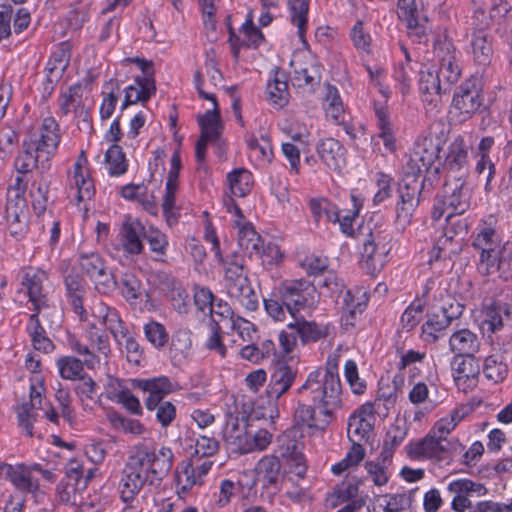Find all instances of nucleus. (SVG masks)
Listing matches in <instances>:
<instances>
[{
    "label": "nucleus",
    "mask_w": 512,
    "mask_h": 512,
    "mask_svg": "<svg viewBox=\"0 0 512 512\" xmlns=\"http://www.w3.org/2000/svg\"><path fill=\"white\" fill-rule=\"evenodd\" d=\"M368 303L367 292L363 287L348 289L343 295V304L351 315L362 313Z\"/></svg>",
    "instance_id": "obj_50"
},
{
    "label": "nucleus",
    "mask_w": 512,
    "mask_h": 512,
    "mask_svg": "<svg viewBox=\"0 0 512 512\" xmlns=\"http://www.w3.org/2000/svg\"><path fill=\"white\" fill-rule=\"evenodd\" d=\"M435 55L439 63L436 71L448 86L456 83L461 76V53L456 49L453 41L446 35L434 44Z\"/></svg>",
    "instance_id": "obj_12"
},
{
    "label": "nucleus",
    "mask_w": 512,
    "mask_h": 512,
    "mask_svg": "<svg viewBox=\"0 0 512 512\" xmlns=\"http://www.w3.org/2000/svg\"><path fill=\"white\" fill-rule=\"evenodd\" d=\"M373 430L371 419H364L360 416H350L347 427V434L351 442H360L369 438Z\"/></svg>",
    "instance_id": "obj_52"
},
{
    "label": "nucleus",
    "mask_w": 512,
    "mask_h": 512,
    "mask_svg": "<svg viewBox=\"0 0 512 512\" xmlns=\"http://www.w3.org/2000/svg\"><path fill=\"white\" fill-rule=\"evenodd\" d=\"M310 0H289L290 17L292 23L298 28V36L302 42L307 29Z\"/></svg>",
    "instance_id": "obj_44"
},
{
    "label": "nucleus",
    "mask_w": 512,
    "mask_h": 512,
    "mask_svg": "<svg viewBox=\"0 0 512 512\" xmlns=\"http://www.w3.org/2000/svg\"><path fill=\"white\" fill-rule=\"evenodd\" d=\"M423 188L424 180L420 179V174L405 169V175L398 184V200L395 205V224L398 230L404 231L411 224Z\"/></svg>",
    "instance_id": "obj_6"
},
{
    "label": "nucleus",
    "mask_w": 512,
    "mask_h": 512,
    "mask_svg": "<svg viewBox=\"0 0 512 512\" xmlns=\"http://www.w3.org/2000/svg\"><path fill=\"white\" fill-rule=\"evenodd\" d=\"M377 127L379 129L378 137L382 139L385 148L390 151H396V138L393 125L390 122L388 110L383 107L375 108Z\"/></svg>",
    "instance_id": "obj_34"
},
{
    "label": "nucleus",
    "mask_w": 512,
    "mask_h": 512,
    "mask_svg": "<svg viewBox=\"0 0 512 512\" xmlns=\"http://www.w3.org/2000/svg\"><path fill=\"white\" fill-rule=\"evenodd\" d=\"M104 88L109 90V92L104 96L100 107V116L102 120L110 118L115 111L119 99V82L111 79L109 82L105 83Z\"/></svg>",
    "instance_id": "obj_57"
},
{
    "label": "nucleus",
    "mask_w": 512,
    "mask_h": 512,
    "mask_svg": "<svg viewBox=\"0 0 512 512\" xmlns=\"http://www.w3.org/2000/svg\"><path fill=\"white\" fill-rule=\"evenodd\" d=\"M352 209L347 211L346 214L341 215L339 211V223L340 230L346 236H354L355 230L353 228L354 222L356 221L359 212L363 206V199L355 194H351Z\"/></svg>",
    "instance_id": "obj_48"
},
{
    "label": "nucleus",
    "mask_w": 512,
    "mask_h": 512,
    "mask_svg": "<svg viewBox=\"0 0 512 512\" xmlns=\"http://www.w3.org/2000/svg\"><path fill=\"white\" fill-rule=\"evenodd\" d=\"M447 489L453 494L467 498L473 495L478 497L484 496L488 492L487 488L483 484L474 482L470 479L453 480L448 484Z\"/></svg>",
    "instance_id": "obj_47"
},
{
    "label": "nucleus",
    "mask_w": 512,
    "mask_h": 512,
    "mask_svg": "<svg viewBox=\"0 0 512 512\" xmlns=\"http://www.w3.org/2000/svg\"><path fill=\"white\" fill-rule=\"evenodd\" d=\"M241 33L243 35L241 45L245 48L256 49L264 40L262 32L254 25L251 14L248 15V18L242 25Z\"/></svg>",
    "instance_id": "obj_60"
},
{
    "label": "nucleus",
    "mask_w": 512,
    "mask_h": 512,
    "mask_svg": "<svg viewBox=\"0 0 512 512\" xmlns=\"http://www.w3.org/2000/svg\"><path fill=\"white\" fill-rule=\"evenodd\" d=\"M90 310L92 316L98 319L107 330L122 320L117 309L107 305L101 300H96L90 307Z\"/></svg>",
    "instance_id": "obj_51"
},
{
    "label": "nucleus",
    "mask_w": 512,
    "mask_h": 512,
    "mask_svg": "<svg viewBox=\"0 0 512 512\" xmlns=\"http://www.w3.org/2000/svg\"><path fill=\"white\" fill-rule=\"evenodd\" d=\"M130 382L133 388L148 393L147 398L144 399L145 407H150L157 401L164 400L166 395L172 393L178 387L177 383L173 382L167 376L132 379Z\"/></svg>",
    "instance_id": "obj_19"
},
{
    "label": "nucleus",
    "mask_w": 512,
    "mask_h": 512,
    "mask_svg": "<svg viewBox=\"0 0 512 512\" xmlns=\"http://www.w3.org/2000/svg\"><path fill=\"white\" fill-rule=\"evenodd\" d=\"M472 247L479 255L477 268L480 274H497L504 281L512 278V242H503L495 228L480 227L473 236Z\"/></svg>",
    "instance_id": "obj_4"
},
{
    "label": "nucleus",
    "mask_w": 512,
    "mask_h": 512,
    "mask_svg": "<svg viewBox=\"0 0 512 512\" xmlns=\"http://www.w3.org/2000/svg\"><path fill=\"white\" fill-rule=\"evenodd\" d=\"M443 139L434 137L432 128L426 135L419 136L408 155L405 169L420 174L427 171L438 158Z\"/></svg>",
    "instance_id": "obj_10"
},
{
    "label": "nucleus",
    "mask_w": 512,
    "mask_h": 512,
    "mask_svg": "<svg viewBox=\"0 0 512 512\" xmlns=\"http://www.w3.org/2000/svg\"><path fill=\"white\" fill-rule=\"evenodd\" d=\"M198 123L201 128V136L216 141L222 129L218 104L215 103L212 110H208L202 116H199Z\"/></svg>",
    "instance_id": "obj_40"
},
{
    "label": "nucleus",
    "mask_w": 512,
    "mask_h": 512,
    "mask_svg": "<svg viewBox=\"0 0 512 512\" xmlns=\"http://www.w3.org/2000/svg\"><path fill=\"white\" fill-rule=\"evenodd\" d=\"M47 280V274L41 269L29 268L22 277V286L27 290L29 301L34 306V311L39 313L47 306V297L43 290V283Z\"/></svg>",
    "instance_id": "obj_24"
},
{
    "label": "nucleus",
    "mask_w": 512,
    "mask_h": 512,
    "mask_svg": "<svg viewBox=\"0 0 512 512\" xmlns=\"http://www.w3.org/2000/svg\"><path fill=\"white\" fill-rule=\"evenodd\" d=\"M443 80L436 71H421L419 79V90L422 96V102L427 113L436 114L442 107V88Z\"/></svg>",
    "instance_id": "obj_17"
},
{
    "label": "nucleus",
    "mask_w": 512,
    "mask_h": 512,
    "mask_svg": "<svg viewBox=\"0 0 512 512\" xmlns=\"http://www.w3.org/2000/svg\"><path fill=\"white\" fill-rule=\"evenodd\" d=\"M146 408L155 412L156 420L164 428L168 427L176 418V407L170 401H157L154 405Z\"/></svg>",
    "instance_id": "obj_61"
},
{
    "label": "nucleus",
    "mask_w": 512,
    "mask_h": 512,
    "mask_svg": "<svg viewBox=\"0 0 512 512\" xmlns=\"http://www.w3.org/2000/svg\"><path fill=\"white\" fill-rule=\"evenodd\" d=\"M293 319L294 321L290 322L287 328L295 331L303 344L317 342L326 337L327 332L325 328L316 322L307 321L303 316H296Z\"/></svg>",
    "instance_id": "obj_32"
},
{
    "label": "nucleus",
    "mask_w": 512,
    "mask_h": 512,
    "mask_svg": "<svg viewBox=\"0 0 512 512\" xmlns=\"http://www.w3.org/2000/svg\"><path fill=\"white\" fill-rule=\"evenodd\" d=\"M471 53L475 63L485 68L490 65L494 50L492 36L484 30H476L470 41Z\"/></svg>",
    "instance_id": "obj_30"
},
{
    "label": "nucleus",
    "mask_w": 512,
    "mask_h": 512,
    "mask_svg": "<svg viewBox=\"0 0 512 512\" xmlns=\"http://www.w3.org/2000/svg\"><path fill=\"white\" fill-rule=\"evenodd\" d=\"M42 387L31 384L30 401L23 403L16 410L19 424L28 436H33V422L37 417V410L42 409Z\"/></svg>",
    "instance_id": "obj_26"
},
{
    "label": "nucleus",
    "mask_w": 512,
    "mask_h": 512,
    "mask_svg": "<svg viewBox=\"0 0 512 512\" xmlns=\"http://www.w3.org/2000/svg\"><path fill=\"white\" fill-rule=\"evenodd\" d=\"M147 341L156 349L164 348L169 342V334L163 324L149 321L143 327Z\"/></svg>",
    "instance_id": "obj_53"
},
{
    "label": "nucleus",
    "mask_w": 512,
    "mask_h": 512,
    "mask_svg": "<svg viewBox=\"0 0 512 512\" xmlns=\"http://www.w3.org/2000/svg\"><path fill=\"white\" fill-rule=\"evenodd\" d=\"M310 211L315 221H320L323 217L327 221L336 223L339 221V209L326 198H313L309 201Z\"/></svg>",
    "instance_id": "obj_43"
},
{
    "label": "nucleus",
    "mask_w": 512,
    "mask_h": 512,
    "mask_svg": "<svg viewBox=\"0 0 512 512\" xmlns=\"http://www.w3.org/2000/svg\"><path fill=\"white\" fill-rule=\"evenodd\" d=\"M6 480H9L17 490L25 493H34L39 487L38 481L29 475V468L24 464L13 465V471Z\"/></svg>",
    "instance_id": "obj_39"
},
{
    "label": "nucleus",
    "mask_w": 512,
    "mask_h": 512,
    "mask_svg": "<svg viewBox=\"0 0 512 512\" xmlns=\"http://www.w3.org/2000/svg\"><path fill=\"white\" fill-rule=\"evenodd\" d=\"M358 491L359 488L357 484L343 483L334 489V491L327 497L326 501L328 505L335 508L343 503H349L353 500H357Z\"/></svg>",
    "instance_id": "obj_54"
},
{
    "label": "nucleus",
    "mask_w": 512,
    "mask_h": 512,
    "mask_svg": "<svg viewBox=\"0 0 512 512\" xmlns=\"http://www.w3.org/2000/svg\"><path fill=\"white\" fill-rule=\"evenodd\" d=\"M71 58V45L68 42L60 43L52 53L46 71L55 72L56 78H61Z\"/></svg>",
    "instance_id": "obj_41"
},
{
    "label": "nucleus",
    "mask_w": 512,
    "mask_h": 512,
    "mask_svg": "<svg viewBox=\"0 0 512 512\" xmlns=\"http://www.w3.org/2000/svg\"><path fill=\"white\" fill-rule=\"evenodd\" d=\"M276 291L292 318L298 316L301 310L313 307L316 302V289L306 280H286Z\"/></svg>",
    "instance_id": "obj_8"
},
{
    "label": "nucleus",
    "mask_w": 512,
    "mask_h": 512,
    "mask_svg": "<svg viewBox=\"0 0 512 512\" xmlns=\"http://www.w3.org/2000/svg\"><path fill=\"white\" fill-rule=\"evenodd\" d=\"M375 181L378 190L374 195L373 202L375 205H379L392 196L394 179L388 174L378 172L375 175Z\"/></svg>",
    "instance_id": "obj_63"
},
{
    "label": "nucleus",
    "mask_w": 512,
    "mask_h": 512,
    "mask_svg": "<svg viewBox=\"0 0 512 512\" xmlns=\"http://www.w3.org/2000/svg\"><path fill=\"white\" fill-rule=\"evenodd\" d=\"M229 191L236 197H245L253 186V175L245 168H237L227 174Z\"/></svg>",
    "instance_id": "obj_33"
},
{
    "label": "nucleus",
    "mask_w": 512,
    "mask_h": 512,
    "mask_svg": "<svg viewBox=\"0 0 512 512\" xmlns=\"http://www.w3.org/2000/svg\"><path fill=\"white\" fill-rule=\"evenodd\" d=\"M124 62L135 63L142 71L143 76L135 78V83L124 89L125 95L121 111L138 102L145 103L156 93L154 70L151 61L141 58H126Z\"/></svg>",
    "instance_id": "obj_9"
},
{
    "label": "nucleus",
    "mask_w": 512,
    "mask_h": 512,
    "mask_svg": "<svg viewBox=\"0 0 512 512\" xmlns=\"http://www.w3.org/2000/svg\"><path fill=\"white\" fill-rule=\"evenodd\" d=\"M216 261L222 266L224 287L229 297L247 311H255L259 304L258 296L251 286L243 256L234 251Z\"/></svg>",
    "instance_id": "obj_5"
},
{
    "label": "nucleus",
    "mask_w": 512,
    "mask_h": 512,
    "mask_svg": "<svg viewBox=\"0 0 512 512\" xmlns=\"http://www.w3.org/2000/svg\"><path fill=\"white\" fill-rule=\"evenodd\" d=\"M320 160L331 170L340 171L346 164V148L336 139H320L316 146Z\"/></svg>",
    "instance_id": "obj_25"
},
{
    "label": "nucleus",
    "mask_w": 512,
    "mask_h": 512,
    "mask_svg": "<svg viewBox=\"0 0 512 512\" xmlns=\"http://www.w3.org/2000/svg\"><path fill=\"white\" fill-rule=\"evenodd\" d=\"M78 263L81 271L91 280L106 267L105 260L97 252H80Z\"/></svg>",
    "instance_id": "obj_46"
},
{
    "label": "nucleus",
    "mask_w": 512,
    "mask_h": 512,
    "mask_svg": "<svg viewBox=\"0 0 512 512\" xmlns=\"http://www.w3.org/2000/svg\"><path fill=\"white\" fill-rule=\"evenodd\" d=\"M105 161L108 164V171L111 176H119L126 172L127 163L122 148L116 144L112 145L105 153Z\"/></svg>",
    "instance_id": "obj_58"
},
{
    "label": "nucleus",
    "mask_w": 512,
    "mask_h": 512,
    "mask_svg": "<svg viewBox=\"0 0 512 512\" xmlns=\"http://www.w3.org/2000/svg\"><path fill=\"white\" fill-rule=\"evenodd\" d=\"M66 296L73 311L81 321L88 320V311L84 307V298L89 287L83 277L75 272H70L64 277Z\"/></svg>",
    "instance_id": "obj_21"
},
{
    "label": "nucleus",
    "mask_w": 512,
    "mask_h": 512,
    "mask_svg": "<svg viewBox=\"0 0 512 512\" xmlns=\"http://www.w3.org/2000/svg\"><path fill=\"white\" fill-rule=\"evenodd\" d=\"M145 240L154 254V260L164 262L169 247L167 235L157 227L149 226L146 228Z\"/></svg>",
    "instance_id": "obj_38"
},
{
    "label": "nucleus",
    "mask_w": 512,
    "mask_h": 512,
    "mask_svg": "<svg viewBox=\"0 0 512 512\" xmlns=\"http://www.w3.org/2000/svg\"><path fill=\"white\" fill-rule=\"evenodd\" d=\"M268 101L278 107L282 108L288 103L289 92L288 84L285 80H281L278 76L267 85Z\"/></svg>",
    "instance_id": "obj_56"
},
{
    "label": "nucleus",
    "mask_w": 512,
    "mask_h": 512,
    "mask_svg": "<svg viewBox=\"0 0 512 512\" xmlns=\"http://www.w3.org/2000/svg\"><path fill=\"white\" fill-rule=\"evenodd\" d=\"M483 373L487 379L498 383L503 381L508 374V365L501 354H493L485 358Z\"/></svg>",
    "instance_id": "obj_42"
},
{
    "label": "nucleus",
    "mask_w": 512,
    "mask_h": 512,
    "mask_svg": "<svg viewBox=\"0 0 512 512\" xmlns=\"http://www.w3.org/2000/svg\"><path fill=\"white\" fill-rule=\"evenodd\" d=\"M68 198L75 204L91 200L95 194L93 179L89 173L70 172L68 175Z\"/></svg>",
    "instance_id": "obj_27"
},
{
    "label": "nucleus",
    "mask_w": 512,
    "mask_h": 512,
    "mask_svg": "<svg viewBox=\"0 0 512 512\" xmlns=\"http://www.w3.org/2000/svg\"><path fill=\"white\" fill-rule=\"evenodd\" d=\"M451 370L456 385L465 390L476 385L480 365L475 355H454L451 360Z\"/></svg>",
    "instance_id": "obj_20"
},
{
    "label": "nucleus",
    "mask_w": 512,
    "mask_h": 512,
    "mask_svg": "<svg viewBox=\"0 0 512 512\" xmlns=\"http://www.w3.org/2000/svg\"><path fill=\"white\" fill-rule=\"evenodd\" d=\"M84 364L83 361L72 356H63L56 362L60 376L66 380H76L83 377Z\"/></svg>",
    "instance_id": "obj_49"
},
{
    "label": "nucleus",
    "mask_w": 512,
    "mask_h": 512,
    "mask_svg": "<svg viewBox=\"0 0 512 512\" xmlns=\"http://www.w3.org/2000/svg\"><path fill=\"white\" fill-rule=\"evenodd\" d=\"M174 455L169 447L150 450L143 446L128 458L120 482L121 499L131 502L146 484L161 481L170 472Z\"/></svg>",
    "instance_id": "obj_2"
},
{
    "label": "nucleus",
    "mask_w": 512,
    "mask_h": 512,
    "mask_svg": "<svg viewBox=\"0 0 512 512\" xmlns=\"http://www.w3.org/2000/svg\"><path fill=\"white\" fill-rule=\"evenodd\" d=\"M146 227L138 219L126 216L119 230V240L124 252L130 256L140 255L144 251Z\"/></svg>",
    "instance_id": "obj_18"
},
{
    "label": "nucleus",
    "mask_w": 512,
    "mask_h": 512,
    "mask_svg": "<svg viewBox=\"0 0 512 512\" xmlns=\"http://www.w3.org/2000/svg\"><path fill=\"white\" fill-rule=\"evenodd\" d=\"M443 167L450 180H463L468 178L470 161L468 147L463 136L458 135L449 144Z\"/></svg>",
    "instance_id": "obj_14"
},
{
    "label": "nucleus",
    "mask_w": 512,
    "mask_h": 512,
    "mask_svg": "<svg viewBox=\"0 0 512 512\" xmlns=\"http://www.w3.org/2000/svg\"><path fill=\"white\" fill-rule=\"evenodd\" d=\"M290 66L293 69L291 81L294 86L313 91L320 84L321 74L315 63L304 61L300 55H295Z\"/></svg>",
    "instance_id": "obj_22"
},
{
    "label": "nucleus",
    "mask_w": 512,
    "mask_h": 512,
    "mask_svg": "<svg viewBox=\"0 0 512 512\" xmlns=\"http://www.w3.org/2000/svg\"><path fill=\"white\" fill-rule=\"evenodd\" d=\"M61 140L60 129L53 117L43 119L40 127L31 132L23 142V150L15 159L17 172L29 173L34 168L46 171Z\"/></svg>",
    "instance_id": "obj_3"
},
{
    "label": "nucleus",
    "mask_w": 512,
    "mask_h": 512,
    "mask_svg": "<svg viewBox=\"0 0 512 512\" xmlns=\"http://www.w3.org/2000/svg\"><path fill=\"white\" fill-rule=\"evenodd\" d=\"M391 235L382 231L370 232L363 242L362 257L369 273L382 270L391 250Z\"/></svg>",
    "instance_id": "obj_13"
},
{
    "label": "nucleus",
    "mask_w": 512,
    "mask_h": 512,
    "mask_svg": "<svg viewBox=\"0 0 512 512\" xmlns=\"http://www.w3.org/2000/svg\"><path fill=\"white\" fill-rule=\"evenodd\" d=\"M341 382L338 374V356L329 357L324 370L311 372L298 393L310 398L314 407L298 403L294 412L297 426L324 430L340 408Z\"/></svg>",
    "instance_id": "obj_1"
},
{
    "label": "nucleus",
    "mask_w": 512,
    "mask_h": 512,
    "mask_svg": "<svg viewBox=\"0 0 512 512\" xmlns=\"http://www.w3.org/2000/svg\"><path fill=\"white\" fill-rule=\"evenodd\" d=\"M483 95L476 81L469 79L463 82L455 91L452 107L462 121L470 119L482 106Z\"/></svg>",
    "instance_id": "obj_15"
},
{
    "label": "nucleus",
    "mask_w": 512,
    "mask_h": 512,
    "mask_svg": "<svg viewBox=\"0 0 512 512\" xmlns=\"http://www.w3.org/2000/svg\"><path fill=\"white\" fill-rule=\"evenodd\" d=\"M238 244L247 251L250 256L260 254L263 248V240L261 236L254 230L251 225H244L238 231Z\"/></svg>",
    "instance_id": "obj_45"
},
{
    "label": "nucleus",
    "mask_w": 512,
    "mask_h": 512,
    "mask_svg": "<svg viewBox=\"0 0 512 512\" xmlns=\"http://www.w3.org/2000/svg\"><path fill=\"white\" fill-rule=\"evenodd\" d=\"M455 253L456 251L452 237L442 235L437 239L435 245L430 251L429 262L432 263L434 261L450 259Z\"/></svg>",
    "instance_id": "obj_62"
},
{
    "label": "nucleus",
    "mask_w": 512,
    "mask_h": 512,
    "mask_svg": "<svg viewBox=\"0 0 512 512\" xmlns=\"http://www.w3.org/2000/svg\"><path fill=\"white\" fill-rule=\"evenodd\" d=\"M449 194L444 199V204L450 211L446 218H450L454 214L460 215L468 210L470 206L471 189L467 184V179L450 180L446 183Z\"/></svg>",
    "instance_id": "obj_23"
},
{
    "label": "nucleus",
    "mask_w": 512,
    "mask_h": 512,
    "mask_svg": "<svg viewBox=\"0 0 512 512\" xmlns=\"http://www.w3.org/2000/svg\"><path fill=\"white\" fill-rule=\"evenodd\" d=\"M350 39L358 52L366 55L371 54L372 37L364 28L362 20H357L351 28Z\"/></svg>",
    "instance_id": "obj_55"
},
{
    "label": "nucleus",
    "mask_w": 512,
    "mask_h": 512,
    "mask_svg": "<svg viewBox=\"0 0 512 512\" xmlns=\"http://www.w3.org/2000/svg\"><path fill=\"white\" fill-rule=\"evenodd\" d=\"M455 447L456 443L429 431L423 439L409 444L408 454L413 459H429L442 462L451 459Z\"/></svg>",
    "instance_id": "obj_11"
},
{
    "label": "nucleus",
    "mask_w": 512,
    "mask_h": 512,
    "mask_svg": "<svg viewBox=\"0 0 512 512\" xmlns=\"http://www.w3.org/2000/svg\"><path fill=\"white\" fill-rule=\"evenodd\" d=\"M119 287L127 301H135L141 296V281L133 274H124L120 280Z\"/></svg>",
    "instance_id": "obj_64"
},
{
    "label": "nucleus",
    "mask_w": 512,
    "mask_h": 512,
    "mask_svg": "<svg viewBox=\"0 0 512 512\" xmlns=\"http://www.w3.org/2000/svg\"><path fill=\"white\" fill-rule=\"evenodd\" d=\"M398 17L406 25L417 21H428L422 0H398Z\"/></svg>",
    "instance_id": "obj_37"
},
{
    "label": "nucleus",
    "mask_w": 512,
    "mask_h": 512,
    "mask_svg": "<svg viewBox=\"0 0 512 512\" xmlns=\"http://www.w3.org/2000/svg\"><path fill=\"white\" fill-rule=\"evenodd\" d=\"M248 434L244 417L240 418L238 412H227L222 437L232 451L240 454L249 453Z\"/></svg>",
    "instance_id": "obj_16"
},
{
    "label": "nucleus",
    "mask_w": 512,
    "mask_h": 512,
    "mask_svg": "<svg viewBox=\"0 0 512 512\" xmlns=\"http://www.w3.org/2000/svg\"><path fill=\"white\" fill-rule=\"evenodd\" d=\"M481 346L478 335L469 329H460L449 338V348L454 355L473 356Z\"/></svg>",
    "instance_id": "obj_29"
},
{
    "label": "nucleus",
    "mask_w": 512,
    "mask_h": 512,
    "mask_svg": "<svg viewBox=\"0 0 512 512\" xmlns=\"http://www.w3.org/2000/svg\"><path fill=\"white\" fill-rule=\"evenodd\" d=\"M324 110L327 119H329L333 124L343 123V119L346 117V114L339 91L335 86L327 85Z\"/></svg>",
    "instance_id": "obj_35"
},
{
    "label": "nucleus",
    "mask_w": 512,
    "mask_h": 512,
    "mask_svg": "<svg viewBox=\"0 0 512 512\" xmlns=\"http://www.w3.org/2000/svg\"><path fill=\"white\" fill-rule=\"evenodd\" d=\"M463 313V306L447 295L441 305H433L427 313V320L422 326L424 341L436 342L454 319Z\"/></svg>",
    "instance_id": "obj_7"
},
{
    "label": "nucleus",
    "mask_w": 512,
    "mask_h": 512,
    "mask_svg": "<svg viewBox=\"0 0 512 512\" xmlns=\"http://www.w3.org/2000/svg\"><path fill=\"white\" fill-rule=\"evenodd\" d=\"M255 473L264 488H277L281 478L280 459L275 455L263 456L256 464Z\"/></svg>",
    "instance_id": "obj_28"
},
{
    "label": "nucleus",
    "mask_w": 512,
    "mask_h": 512,
    "mask_svg": "<svg viewBox=\"0 0 512 512\" xmlns=\"http://www.w3.org/2000/svg\"><path fill=\"white\" fill-rule=\"evenodd\" d=\"M37 312H34L27 323V332L31 337L33 347L44 353H49L54 349L52 341L47 337L44 328L42 327Z\"/></svg>",
    "instance_id": "obj_36"
},
{
    "label": "nucleus",
    "mask_w": 512,
    "mask_h": 512,
    "mask_svg": "<svg viewBox=\"0 0 512 512\" xmlns=\"http://www.w3.org/2000/svg\"><path fill=\"white\" fill-rule=\"evenodd\" d=\"M297 372L287 365H279L271 375L267 387V395L270 399L278 400L292 386Z\"/></svg>",
    "instance_id": "obj_31"
},
{
    "label": "nucleus",
    "mask_w": 512,
    "mask_h": 512,
    "mask_svg": "<svg viewBox=\"0 0 512 512\" xmlns=\"http://www.w3.org/2000/svg\"><path fill=\"white\" fill-rule=\"evenodd\" d=\"M219 441L214 437L199 435L195 440V450L192 454V461H199L203 458H209L219 451Z\"/></svg>",
    "instance_id": "obj_59"
}]
</instances>
